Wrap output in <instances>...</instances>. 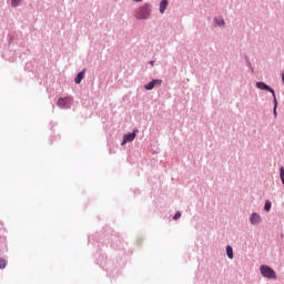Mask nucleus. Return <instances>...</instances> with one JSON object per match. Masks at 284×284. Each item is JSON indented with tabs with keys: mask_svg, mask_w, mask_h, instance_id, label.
Masks as SVG:
<instances>
[{
	"mask_svg": "<svg viewBox=\"0 0 284 284\" xmlns=\"http://www.w3.org/2000/svg\"><path fill=\"white\" fill-rule=\"evenodd\" d=\"M152 14V9H150V4H144L134 10V17L139 20H145Z\"/></svg>",
	"mask_w": 284,
	"mask_h": 284,
	"instance_id": "nucleus-1",
	"label": "nucleus"
},
{
	"mask_svg": "<svg viewBox=\"0 0 284 284\" xmlns=\"http://www.w3.org/2000/svg\"><path fill=\"white\" fill-rule=\"evenodd\" d=\"M260 272H261L262 276H264V278H274V280H276V272H274L272 270V267H270L267 265H262L260 267Z\"/></svg>",
	"mask_w": 284,
	"mask_h": 284,
	"instance_id": "nucleus-2",
	"label": "nucleus"
},
{
	"mask_svg": "<svg viewBox=\"0 0 284 284\" xmlns=\"http://www.w3.org/2000/svg\"><path fill=\"white\" fill-rule=\"evenodd\" d=\"M58 105L62 110H70V108H72V98H70V97L59 98Z\"/></svg>",
	"mask_w": 284,
	"mask_h": 284,
	"instance_id": "nucleus-3",
	"label": "nucleus"
},
{
	"mask_svg": "<svg viewBox=\"0 0 284 284\" xmlns=\"http://www.w3.org/2000/svg\"><path fill=\"white\" fill-rule=\"evenodd\" d=\"M256 88L258 90H265L266 92H271L274 97H276V93L274 92V89L270 88V85L265 84L264 82H256Z\"/></svg>",
	"mask_w": 284,
	"mask_h": 284,
	"instance_id": "nucleus-4",
	"label": "nucleus"
},
{
	"mask_svg": "<svg viewBox=\"0 0 284 284\" xmlns=\"http://www.w3.org/2000/svg\"><path fill=\"white\" fill-rule=\"evenodd\" d=\"M136 132L133 131L132 133L124 134L122 145H125V143H132L136 139Z\"/></svg>",
	"mask_w": 284,
	"mask_h": 284,
	"instance_id": "nucleus-5",
	"label": "nucleus"
},
{
	"mask_svg": "<svg viewBox=\"0 0 284 284\" xmlns=\"http://www.w3.org/2000/svg\"><path fill=\"white\" fill-rule=\"evenodd\" d=\"M161 83H163V80H152L148 84L144 85L146 90H154V88L161 87Z\"/></svg>",
	"mask_w": 284,
	"mask_h": 284,
	"instance_id": "nucleus-6",
	"label": "nucleus"
},
{
	"mask_svg": "<svg viewBox=\"0 0 284 284\" xmlns=\"http://www.w3.org/2000/svg\"><path fill=\"white\" fill-rule=\"evenodd\" d=\"M250 222L252 225H258V223H261V215H258V213H252L250 216Z\"/></svg>",
	"mask_w": 284,
	"mask_h": 284,
	"instance_id": "nucleus-7",
	"label": "nucleus"
},
{
	"mask_svg": "<svg viewBox=\"0 0 284 284\" xmlns=\"http://www.w3.org/2000/svg\"><path fill=\"white\" fill-rule=\"evenodd\" d=\"M168 6H170V2L168 0H162L160 2V12H161V14L165 13V10H168Z\"/></svg>",
	"mask_w": 284,
	"mask_h": 284,
	"instance_id": "nucleus-8",
	"label": "nucleus"
},
{
	"mask_svg": "<svg viewBox=\"0 0 284 284\" xmlns=\"http://www.w3.org/2000/svg\"><path fill=\"white\" fill-rule=\"evenodd\" d=\"M83 79H85V70H83L82 72L78 73L77 78H75V83L77 85H79V83H81V81H83Z\"/></svg>",
	"mask_w": 284,
	"mask_h": 284,
	"instance_id": "nucleus-9",
	"label": "nucleus"
},
{
	"mask_svg": "<svg viewBox=\"0 0 284 284\" xmlns=\"http://www.w3.org/2000/svg\"><path fill=\"white\" fill-rule=\"evenodd\" d=\"M226 254L229 258H234V251L232 250V246H226Z\"/></svg>",
	"mask_w": 284,
	"mask_h": 284,
	"instance_id": "nucleus-10",
	"label": "nucleus"
},
{
	"mask_svg": "<svg viewBox=\"0 0 284 284\" xmlns=\"http://www.w3.org/2000/svg\"><path fill=\"white\" fill-rule=\"evenodd\" d=\"M8 265V262L6 258L0 257V270H6V266Z\"/></svg>",
	"mask_w": 284,
	"mask_h": 284,
	"instance_id": "nucleus-11",
	"label": "nucleus"
},
{
	"mask_svg": "<svg viewBox=\"0 0 284 284\" xmlns=\"http://www.w3.org/2000/svg\"><path fill=\"white\" fill-rule=\"evenodd\" d=\"M274 109H273V114L276 116V108H278V101L276 100V95H274Z\"/></svg>",
	"mask_w": 284,
	"mask_h": 284,
	"instance_id": "nucleus-12",
	"label": "nucleus"
},
{
	"mask_svg": "<svg viewBox=\"0 0 284 284\" xmlns=\"http://www.w3.org/2000/svg\"><path fill=\"white\" fill-rule=\"evenodd\" d=\"M264 210L266 212H270V210H272V202H270L268 200L265 202V205H264Z\"/></svg>",
	"mask_w": 284,
	"mask_h": 284,
	"instance_id": "nucleus-13",
	"label": "nucleus"
},
{
	"mask_svg": "<svg viewBox=\"0 0 284 284\" xmlns=\"http://www.w3.org/2000/svg\"><path fill=\"white\" fill-rule=\"evenodd\" d=\"M21 1H22V0H12V1H11L12 8L19 7V4L21 3Z\"/></svg>",
	"mask_w": 284,
	"mask_h": 284,
	"instance_id": "nucleus-14",
	"label": "nucleus"
},
{
	"mask_svg": "<svg viewBox=\"0 0 284 284\" xmlns=\"http://www.w3.org/2000/svg\"><path fill=\"white\" fill-rule=\"evenodd\" d=\"M280 179L284 185V168L283 166L280 169Z\"/></svg>",
	"mask_w": 284,
	"mask_h": 284,
	"instance_id": "nucleus-15",
	"label": "nucleus"
},
{
	"mask_svg": "<svg viewBox=\"0 0 284 284\" xmlns=\"http://www.w3.org/2000/svg\"><path fill=\"white\" fill-rule=\"evenodd\" d=\"M181 216V212H176L173 216L174 221H179V217Z\"/></svg>",
	"mask_w": 284,
	"mask_h": 284,
	"instance_id": "nucleus-16",
	"label": "nucleus"
},
{
	"mask_svg": "<svg viewBox=\"0 0 284 284\" xmlns=\"http://www.w3.org/2000/svg\"><path fill=\"white\" fill-rule=\"evenodd\" d=\"M219 26H225V21L224 20H221Z\"/></svg>",
	"mask_w": 284,
	"mask_h": 284,
	"instance_id": "nucleus-17",
	"label": "nucleus"
},
{
	"mask_svg": "<svg viewBox=\"0 0 284 284\" xmlns=\"http://www.w3.org/2000/svg\"><path fill=\"white\" fill-rule=\"evenodd\" d=\"M133 1H136L138 3H140V2L143 1V0H133Z\"/></svg>",
	"mask_w": 284,
	"mask_h": 284,
	"instance_id": "nucleus-18",
	"label": "nucleus"
},
{
	"mask_svg": "<svg viewBox=\"0 0 284 284\" xmlns=\"http://www.w3.org/2000/svg\"><path fill=\"white\" fill-rule=\"evenodd\" d=\"M150 64H151V65H154V61H151Z\"/></svg>",
	"mask_w": 284,
	"mask_h": 284,
	"instance_id": "nucleus-19",
	"label": "nucleus"
}]
</instances>
